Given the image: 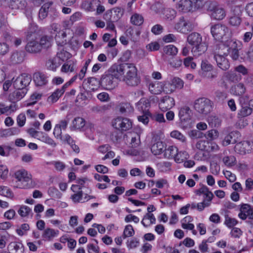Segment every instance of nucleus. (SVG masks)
I'll return each instance as SVG.
<instances>
[{
  "label": "nucleus",
  "instance_id": "nucleus-1",
  "mask_svg": "<svg viewBox=\"0 0 253 253\" xmlns=\"http://www.w3.org/2000/svg\"><path fill=\"white\" fill-rule=\"evenodd\" d=\"M187 41L192 46L191 51L195 56H199L207 50L206 43L202 42V36L198 33L194 32L189 35Z\"/></svg>",
  "mask_w": 253,
  "mask_h": 253
},
{
  "label": "nucleus",
  "instance_id": "nucleus-2",
  "mask_svg": "<svg viewBox=\"0 0 253 253\" xmlns=\"http://www.w3.org/2000/svg\"><path fill=\"white\" fill-rule=\"evenodd\" d=\"M124 76L123 81L128 86H136L140 83V78L137 75V70L133 64H129Z\"/></svg>",
  "mask_w": 253,
  "mask_h": 253
},
{
  "label": "nucleus",
  "instance_id": "nucleus-3",
  "mask_svg": "<svg viewBox=\"0 0 253 253\" xmlns=\"http://www.w3.org/2000/svg\"><path fill=\"white\" fill-rule=\"evenodd\" d=\"M212 102L209 99L201 97L197 99L194 103V108L199 114L206 115L212 110Z\"/></svg>",
  "mask_w": 253,
  "mask_h": 253
},
{
  "label": "nucleus",
  "instance_id": "nucleus-4",
  "mask_svg": "<svg viewBox=\"0 0 253 253\" xmlns=\"http://www.w3.org/2000/svg\"><path fill=\"white\" fill-rule=\"evenodd\" d=\"M211 32L214 39L218 41L226 39L230 35L228 28L221 24H216L211 26Z\"/></svg>",
  "mask_w": 253,
  "mask_h": 253
},
{
  "label": "nucleus",
  "instance_id": "nucleus-5",
  "mask_svg": "<svg viewBox=\"0 0 253 253\" xmlns=\"http://www.w3.org/2000/svg\"><path fill=\"white\" fill-rule=\"evenodd\" d=\"M208 9L211 11V16L215 20H222L226 15L224 9L218 5L215 1H209L208 2Z\"/></svg>",
  "mask_w": 253,
  "mask_h": 253
},
{
  "label": "nucleus",
  "instance_id": "nucleus-6",
  "mask_svg": "<svg viewBox=\"0 0 253 253\" xmlns=\"http://www.w3.org/2000/svg\"><path fill=\"white\" fill-rule=\"evenodd\" d=\"M118 84V80L107 70L101 76L100 84L106 89H112L115 88Z\"/></svg>",
  "mask_w": 253,
  "mask_h": 253
},
{
  "label": "nucleus",
  "instance_id": "nucleus-7",
  "mask_svg": "<svg viewBox=\"0 0 253 253\" xmlns=\"http://www.w3.org/2000/svg\"><path fill=\"white\" fill-rule=\"evenodd\" d=\"M15 177L19 182L17 187L20 188H27L29 187L28 182L31 180L32 175L25 170H20L15 172Z\"/></svg>",
  "mask_w": 253,
  "mask_h": 253
},
{
  "label": "nucleus",
  "instance_id": "nucleus-8",
  "mask_svg": "<svg viewBox=\"0 0 253 253\" xmlns=\"http://www.w3.org/2000/svg\"><path fill=\"white\" fill-rule=\"evenodd\" d=\"M129 64H114L108 70L117 79L120 80L124 75Z\"/></svg>",
  "mask_w": 253,
  "mask_h": 253
},
{
  "label": "nucleus",
  "instance_id": "nucleus-9",
  "mask_svg": "<svg viewBox=\"0 0 253 253\" xmlns=\"http://www.w3.org/2000/svg\"><path fill=\"white\" fill-rule=\"evenodd\" d=\"M113 126L117 129L126 131L132 127V122L127 118L118 117L114 120Z\"/></svg>",
  "mask_w": 253,
  "mask_h": 253
},
{
  "label": "nucleus",
  "instance_id": "nucleus-10",
  "mask_svg": "<svg viewBox=\"0 0 253 253\" xmlns=\"http://www.w3.org/2000/svg\"><path fill=\"white\" fill-rule=\"evenodd\" d=\"M31 81V78L29 75L23 74L13 81V86L17 90L24 89L30 84Z\"/></svg>",
  "mask_w": 253,
  "mask_h": 253
},
{
  "label": "nucleus",
  "instance_id": "nucleus-11",
  "mask_svg": "<svg viewBox=\"0 0 253 253\" xmlns=\"http://www.w3.org/2000/svg\"><path fill=\"white\" fill-rule=\"evenodd\" d=\"M174 29L179 32L186 34L193 29V25L189 21L185 19L183 17H181L175 23Z\"/></svg>",
  "mask_w": 253,
  "mask_h": 253
},
{
  "label": "nucleus",
  "instance_id": "nucleus-12",
  "mask_svg": "<svg viewBox=\"0 0 253 253\" xmlns=\"http://www.w3.org/2000/svg\"><path fill=\"white\" fill-rule=\"evenodd\" d=\"M239 206L238 217L240 219L246 220L248 217L250 219H253V208L250 205L242 204Z\"/></svg>",
  "mask_w": 253,
  "mask_h": 253
},
{
  "label": "nucleus",
  "instance_id": "nucleus-13",
  "mask_svg": "<svg viewBox=\"0 0 253 253\" xmlns=\"http://www.w3.org/2000/svg\"><path fill=\"white\" fill-rule=\"evenodd\" d=\"M228 46V54L233 60H237L239 58L238 42L232 39L227 40Z\"/></svg>",
  "mask_w": 253,
  "mask_h": 253
},
{
  "label": "nucleus",
  "instance_id": "nucleus-14",
  "mask_svg": "<svg viewBox=\"0 0 253 253\" xmlns=\"http://www.w3.org/2000/svg\"><path fill=\"white\" fill-rule=\"evenodd\" d=\"M180 120L183 126H187L191 120V110L188 106L181 107L179 111Z\"/></svg>",
  "mask_w": 253,
  "mask_h": 253
},
{
  "label": "nucleus",
  "instance_id": "nucleus-15",
  "mask_svg": "<svg viewBox=\"0 0 253 253\" xmlns=\"http://www.w3.org/2000/svg\"><path fill=\"white\" fill-rule=\"evenodd\" d=\"M159 107L163 111L169 110L175 105V101L173 98L166 95L162 97L159 104Z\"/></svg>",
  "mask_w": 253,
  "mask_h": 253
},
{
  "label": "nucleus",
  "instance_id": "nucleus-16",
  "mask_svg": "<svg viewBox=\"0 0 253 253\" xmlns=\"http://www.w3.org/2000/svg\"><path fill=\"white\" fill-rule=\"evenodd\" d=\"M241 134L238 131H233L226 135L222 141L223 146L236 143L240 139Z\"/></svg>",
  "mask_w": 253,
  "mask_h": 253
},
{
  "label": "nucleus",
  "instance_id": "nucleus-17",
  "mask_svg": "<svg viewBox=\"0 0 253 253\" xmlns=\"http://www.w3.org/2000/svg\"><path fill=\"white\" fill-rule=\"evenodd\" d=\"M251 149L252 148L250 142L247 141L238 143L234 147L235 152L241 155L249 153Z\"/></svg>",
  "mask_w": 253,
  "mask_h": 253
},
{
  "label": "nucleus",
  "instance_id": "nucleus-18",
  "mask_svg": "<svg viewBox=\"0 0 253 253\" xmlns=\"http://www.w3.org/2000/svg\"><path fill=\"white\" fill-rule=\"evenodd\" d=\"M25 50L27 52L32 54L40 53L42 51L39 42L34 40L29 41L25 46Z\"/></svg>",
  "mask_w": 253,
  "mask_h": 253
},
{
  "label": "nucleus",
  "instance_id": "nucleus-19",
  "mask_svg": "<svg viewBox=\"0 0 253 253\" xmlns=\"http://www.w3.org/2000/svg\"><path fill=\"white\" fill-rule=\"evenodd\" d=\"M13 9H23L25 7V0H1Z\"/></svg>",
  "mask_w": 253,
  "mask_h": 253
},
{
  "label": "nucleus",
  "instance_id": "nucleus-20",
  "mask_svg": "<svg viewBox=\"0 0 253 253\" xmlns=\"http://www.w3.org/2000/svg\"><path fill=\"white\" fill-rule=\"evenodd\" d=\"M227 40L224 43H220L216 45L214 49V55L227 56L228 55Z\"/></svg>",
  "mask_w": 253,
  "mask_h": 253
},
{
  "label": "nucleus",
  "instance_id": "nucleus-21",
  "mask_svg": "<svg viewBox=\"0 0 253 253\" xmlns=\"http://www.w3.org/2000/svg\"><path fill=\"white\" fill-rule=\"evenodd\" d=\"M214 58L216 62L217 66L222 70L225 71L229 68V61L225 56L214 55Z\"/></svg>",
  "mask_w": 253,
  "mask_h": 253
},
{
  "label": "nucleus",
  "instance_id": "nucleus-22",
  "mask_svg": "<svg viewBox=\"0 0 253 253\" xmlns=\"http://www.w3.org/2000/svg\"><path fill=\"white\" fill-rule=\"evenodd\" d=\"M24 57L25 54L23 51H15L12 53L9 61L13 64H19L24 61Z\"/></svg>",
  "mask_w": 253,
  "mask_h": 253
},
{
  "label": "nucleus",
  "instance_id": "nucleus-23",
  "mask_svg": "<svg viewBox=\"0 0 253 253\" xmlns=\"http://www.w3.org/2000/svg\"><path fill=\"white\" fill-rule=\"evenodd\" d=\"M193 4L191 0H181L177 4V7L179 11L187 12L192 10Z\"/></svg>",
  "mask_w": 253,
  "mask_h": 253
},
{
  "label": "nucleus",
  "instance_id": "nucleus-24",
  "mask_svg": "<svg viewBox=\"0 0 253 253\" xmlns=\"http://www.w3.org/2000/svg\"><path fill=\"white\" fill-rule=\"evenodd\" d=\"M150 106V103L148 99L145 98L141 99L137 103V107L138 109L142 111V113L146 114H150L149 109Z\"/></svg>",
  "mask_w": 253,
  "mask_h": 253
},
{
  "label": "nucleus",
  "instance_id": "nucleus-25",
  "mask_svg": "<svg viewBox=\"0 0 253 253\" xmlns=\"http://www.w3.org/2000/svg\"><path fill=\"white\" fill-rule=\"evenodd\" d=\"M163 85L162 82L158 81L152 82L149 84V89L152 93L158 94L163 90Z\"/></svg>",
  "mask_w": 253,
  "mask_h": 253
},
{
  "label": "nucleus",
  "instance_id": "nucleus-26",
  "mask_svg": "<svg viewBox=\"0 0 253 253\" xmlns=\"http://www.w3.org/2000/svg\"><path fill=\"white\" fill-rule=\"evenodd\" d=\"M37 139L53 147L56 146V143L54 141L49 137L46 133L42 131L39 132L37 136Z\"/></svg>",
  "mask_w": 253,
  "mask_h": 253
},
{
  "label": "nucleus",
  "instance_id": "nucleus-27",
  "mask_svg": "<svg viewBox=\"0 0 253 253\" xmlns=\"http://www.w3.org/2000/svg\"><path fill=\"white\" fill-rule=\"evenodd\" d=\"M33 80L37 86L44 85L47 82L45 75L41 72L35 73L33 75Z\"/></svg>",
  "mask_w": 253,
  "mask_h": 253
},
{
  "label": "nucleus",
  "instance_id": "nucleus-28",
  "mask_svg": "<svg viewBox=\"0 0 253 253\" xmlns=\"http://www.w3.org/2000/svg\"><path fill=\"white\" fill-rule=\"evenodd\" d=\"M165 149V145L162 141H157L153 144L151 150L152 153L155 155L161 154Z\"/></svg>",
  "mask_w": 253,
  "mask_h": 253
},
{
  "label": "nucleus",
  "instance_id": "nucleus-29",
  "mask_svg": "<svg viewBox=\"0 0 253 253\" xmlns=\"http://www.w3.org/2000/svg\"><path fill=\"white\" fill-rule=\"evenodd\" d=\"M61 64L59 58L54 57L52 59H48L46 62V68L51 71H55Z\"/></svg>",
  "mask_w": 253,
  "mask_h": 253
},
{
  "label": "nucleus",
  "instance_id": "nucleus-30",
  "mask_svg": "<svg viewBox=\"0 0 253 253\" xmlns=\"http://www.w3.org/2000/svg\"><path fill=\"white\" fill-rule=\"evenodd\" d=\"M163 51L164 54L169 58L174 57L178 53L177 48L172 44L165 46L163 48Z\"/></svg>",
  "mask_w": 253,
  "mask_h": 253
},
{
  "label": "nucleus",
  "instance_id": "nucleus-31",
  "mask_svg": "<svg viewBox=\"0 0 253 253\" xmlns=\"http://www.w3.org/2000/svg\"><path fill=\"white\" fill-rule=\"evenodd\" d=\"M53 2L49 1L45 3L40 8L39 13V17L41 19H43L45 18L48 14L49 10L51 8V6L52 5Z\"/></svg>",
  "mask_w": 253,
  "mask_h": 253
},
{
  "label": "nucleus",
  "instance_id": "nucleus-32",
  "mask_svg": "<svg viewBox=\"0 0 253 253\" xmlns=\"http://www.w3.org/2000/svg\"><path fill=\"white\" fill-rule=\"evenodd\" d=\"M8 248L12 253H22L24 251L23 245L19 242L10 243L8 246Z\"/></svg>",
  "mask_w": 253,
  "mask_h": 253
},
{
  "label": "nucleus",
  "instance_id": "nucleus-33",
  "mask_svg": "<svg viewBox=\"0 0 253 253\" xmlns=\"http://www.w3.org/2000/svg\"><path fill=\"white\" fill-rule=\"evenodd\" d=\"M59 233V231L54 230L51 228L45 229L43 233L42 237L46 240L50 241L54 237H56Z\"/></svg>",
  "mask_w": 253,
  "mask_h": 253
},
{
  "label": "nucleus",
  "instance_id": "nucleus-34",
  "mask_svg": "<svg viewBox=\"0 0 253 253\" xmlns=\"http://www.w3.org/2000/svg\"><path fill=\"white\" fill-rule=\"evenodd\" d=\"M52 38L50 37L47 36H42L40 41L39 44L41 46V49L42 48L47 49L51 46Z\"/></svg>",
  "mask_w": 253,
  "mask_h": 253
},
{
  "label": "nucleus",
  "instance_id": "nucleus-35",
  "mask_svg": "<svg viewBox=\"0 0 253 253\" xmlns=\"http://www.w3.org/2000/svg\"><path fill=\"white\" fill-rule=\"evenodd\" d=\"M156 218L153 213H147L143 217L141 223L145 227L155 223Z\"/></svg>",
  "mask_w": 253,
  "mask_h": 253
},
{
  "label": "nucleus",
  "instance_id": "nucleus-36",
  "mask_svg": "<svg viewBox=\"0 0 253 253\" xmlns=\"http://www.w3.org/2000/svg\"><path fill=\"white\" fill-rule=\"evenodd\" d=\"M85 126V120L81 117L75 118L72 121V126L71 129H80Z\"/></svg>",
  "mask_w": 253,
  "mask_h": 253
},
{
  "label": "nucleus",
  "instance_id": "nucleus-37",
  "mask_svg": "<svg viewBox=\"0 0 253 253\" xmlns=\"http://www.w3.org/2000/svg\"><path fill=\"white\" fill-rule=\"evenodd\" d=\"M178 152L177 148L173 146H169L168 148L165 149L164 156L168 159L174 158Z\"/></svg>",
  "mask_w": 253,
  "mask_h": 253
},
{
  "label": "nucleus",
  "instance_id": "nucleus-38",
  "mask_svg": "<svg viewBox=\"0 0 253 253\" xmlns=\"http://www.w3.org/2000/svg\"><path fill=\"white\" fill-rule=\"evenodd\" d=\"M231 92L236 95H241L246 91V87L245 85L239 83L231 88Z\"/></svg>",
  "mask_w": 253,
  "mask_h": 253
},
{
  "label": "nucleus",
  "instance_id": "nucleus-39",
  "mask_svg": "<svg viewBox=\"0 0 253 253\" xmlns=\"http://www.w3.org/2000/svg\"><path fill=\"white\" fill-rule=\"evenodd\" d=\"M164 17L168 21H171L175 18L176 15V12L173 9L167 8L164 11Z\"/></svg>",
  "mask_w": 253,
  "mask_h": 253
},
{
  "label": "nucleus",
  "instance_id": "nucleus-40",
  "mask_svg": "<svg viewBox=\"0 0 253 253\" xmlns=\"http://www.w3.org/2000/svg\"><path fill=\"white\" fill-rule=\"evenodd\" d=\"M168 61L170 66L175 69L179 68L182 63V60L180 58H169Z\"/></svg>",
  "mask_w": 253,
  "mask_h": 253
},
{
  "label": "nucleus",
  "instance_id": "nucleus-41",
  "mask_svg": "<svg viewBox=\"0 0 253 253\" xmlns=\"http://www.w3.org/2000/svg\"><path fill=\"white\" fill-rule=\"evenodd\" d=\"M131 23L137 26L141 25L144 21L143 17L141 15L135 13L132 15L130 18Z\"/></svg>",
  "mask_w": 253,
  "mask_h": 253
},
{
  "label": "nucleus",
  "instance_id": "nucleus-42",
  "mask_svg": "<svg viewBox=\"0 0 253 253\" xmlns=\"http://www.w3.org/2000/svg\"><path fill=\"white\" fill-rule=\"evenodd\" d=\"M0 194L10 199L14 198L13 193L7 186H0Z\"/></svg>",
  "mask_w": 253,
  "mask_h": 253
},
{
  "label": "nucleus",
  "instance_id": "nucleus-43",
  "mask_svg": "<svg viewBox=\"0 0 253 253\" xmlns=\"http://www.w3.org/2000/svg\"><path fill=\"white\" fill-rule=\"evenodd\" d=\"M222 161L227 167H232L236 164V158L233 156H225L223 158Z\"/></svg>",
  "mask_w": 253,
  "mask_h": 253
},
{
  "label": "nucleus",
  "instance_id": "nucleus-44",
  "mask_svg": "<svg viewBox=\"0 0 253 253\" xmlns=\"http://www.w3.org/2000/svg\"><path fill=\"white\" fill-rule=\"evenodd\" d=\"M119 110L121 113H124L126 112H130L132 110V107L130 103L127 102H122L119 105Z\"/></svg>",
  "mask_w": 253,
  "mask_h": 253
},
{
  "label": "nucleus",
  "instance_id": "nucleus-45",
  "mask_svg": "<svg viewBox=\"0 0 253 253\" xmlns=\"http://www.w3.org/2000/svg\"><path fill=\"white\" fill-rule=\"evenodd\" d=\"M18 213L22 217H26L32 213L31 209L26 206H22L18 211Z\"/></svg>",
  "mask_w": 253,
  "mask_h": 253
},
{
  "label": "nucleus",
  "instance_id": "nucleus-46",
  "mask_svg": "<svg viewBox=\"0 0 253 253\" xmlns=\"http://www.w3.org/2000/svg\"><path fill=\"white\" fill-rule=\"evenodd\" d=\"M134 234V230L131 225H127L126 226L124 233L123 234V237L124 239L126 237H131Z\"/></svg>",
  "mask_w": 253,
  "mask_h": 253
},
{
  "label": "nucleus",
  "instance_id": "nucleus-47",
  "mask_svg": "<svg viewBox=\"0 0 253 253\" xmlns=\"http://www.w3.org/2000/svg\"><path fill=\"white\" fill-rule=\"evenodd\" d=\"M252 113V109L248 106H242V108L240 110L239 115L242 118H245Z\"/></svg>",
  "mask_w": 253,
  "mask_h": 253
},
{
  "label": "nucleus",
  "instance_id": "nucleus-48",
  "mask_svg": "<svg viewBox=\"0 0 253 253\" xmlns=\"http://www.w3.org/2000/svg\"><path fill=\"white\" fill-rule=\"evenodd\" d=\"M225 224L229 228H231L238 223V221L234 218H231L228 214L225 215Z\"/></svg>",
  "mask_w": 253,
  "mask_h": 253
},
{
  "label": "nucleus",
  "instance_id": "nucleus-49",
  "mask_svg": "<svg viewBox=\"0 0 253 253\" xmlns=\"http://www.w3.org/2000/svg\"><path fill=\"white\" fill-rule=\"evenodd\" d=\"M193 57H187L184 59L183 64L186 67H190L192 69H195L196 67V64L193 61Z\"/></svg>",
  "mask_w": 253,
  "mask_h": 253
},
{
  "label": "nucleus",
  "instance_id": "nucleus-50",
  "mask_svg": "<svg viewBox=\"0 0 253 253\" xmlns=\"http://www.w3.org/2000/svg\"><path fill=\"white\" fill-rule=\"evenodd\" d=\"M63 94V89H57L48 97V99L53 102H55Z\"/></svg>",
  "mask_w": 253,
  "mask_h": 253
},
{
  "label": "nucleus",
  "instance_id": "nucleus-51",
  "mask_svg": "<svg viewBox=\"0 0 253 253\" xmlns=\"http://www.w3.org/2000/svg\"><path fill=\"white\" fill-rule=\"evenodd\" d=\"M201 66L202 70L206 72H211L213 69L212 65L207 60L202 61Z\"/></svg>",
  "mask_w": 253,
  "mask_h": 253
},
{
  "label": "nucleus",
  "instance_id": "nucleus-52",
  "mask_svg": "<svg viewBox=\"0 0 253 253\" xmlns=\"http://www.w3.org/2000/svg\"><path fill=\"white\" fill-rule=\"evenodd\" d=\"M13 130H16L15 127H12L8 129H0V137H6L8 136L13 135L14 133Z\"/></svg>",
  "mask_w": 253,
  "mask_h": 253
},
{
  "label": "nucleus",
  "instance_id": "nucleus-53",
  "mask_svg": "<svg viewBox=\"0 0 253 253\" xmlns=\"http://www.w3.org/2000/svg\"><path fill=\"white\" fill-rule=\"evenodd\" d=\"M248 125L247 119L244 118H241L236 123L235 127L238 129H242Z\"/></svg>",
  "mask_w": 253,
  "mask_h": 253
},
{
  "label": "nucleus",
  "instance_id": "nucleus-54",
  "mask_svg": "<svg viewBox=\"0 0 253 253\" xmlns=\"http://www.w3.org/2000/svg\"><path fill=\"white\" fill-rule=\"evenodd\" d=\"M61 71L64 72H67L68 71L73 72L74 71V63L69 61L67 63L64 64L61 68Z\"/></svg>",
  "mask_w": 253,
  "mask_h": 253
},
{
  "label": "nucleus",
  "instance_id": "nucleus-55",
  "mask_svg": "<svg viewBox=\"0 0 253 253\" xmlns=\"http://www.w3.org/2000/svg\"><path fill=\"white\" fill-rule=\"evenodd\" d=\"M172 84L174 85L175 88L181 89L183 87L184 82L179 78L175 77L171 81Z\"/></svg>",
  "mask_w": 253,
  "mask_h": 253
},
{
  "label": "nucleus",
  "instance_id": "nucleus-56",
  "mask_svg": "<svg viewBox=\"0 0 253 253\" xmlns=\"http://www.w3.org/2000/svg\"><path fill=\"white\" fill-rule=\"evenodd\" d=\"M170 136L182 142H184L186 140L185 137L177 130H173L170 133Z\"/></svg>",
  "mask_w": 253,
  "mask_h": 253
},
{
  "label": "nucleus",
  "instance_id": "nucleus-57",
  "mask_svg": "<svg viewBox=\"0 0 253 253\" xmlns=\"http://www.w3.org/2000/svg\"><path fill=\"white\" fill-rule=\"evenodd\" d=\"M246 56H241V58L244 60H249L250 61H253V44L250 47L249 50L248 52H246Z\"/></svg>",
  "mask_w": 253,
  "mask_h": 253
},
{
  "label": "nucleus",
  "instance_id": "nucleus-58",
  "mask_svg": "<svg viewBox=\"0 0 253 253\" xmlns=\"http://www.w3.org/2000/svg\"><path fill=\"white\" fill-rule=\"evenodd\" d=\"M241 22V19L238 16H231L229 21V24L234 26H238L240 25Z\"/></svg>",
  "mask_w": 253,
  "mask_h": 253
},
{
  "label": "nucleus",
  "instance_id": "nucleus-59",
  "mask_svg": "<svg viewBox=\"0 0 253 253\" xmlns=\"http://www.w3.org/2000/svg\"><path fill=\"white\" fill-rule=\"evenodd\" d=\"M83 195V191L80 190L77 192L76 193L72 195L71 197V198L74 203H79L82 199Z\"/></svg>",
  "mask_w": 253,
  "mask_h": 253
},
{
  "label": "nucleus",
  "instance_id": "nucleus-60",
  "mask_svg": "<svg viewBox=\"0 0 253 253\" xmlns=\"http://www.w3.org/2000/svg\"><path fill=\"white\" fill-rule=\"evenodd\" d=\"M160 45L158 42H152L146 46V48L150 51H157L160 49Z\"/></svg>",
  "mask_w": 253,
  "mask_h": 253
},
{
  "label": "nucleus",
  "instance_id": "nucleus-61",
  "mask_svg": "<svg viewBox=\"0 0 253 253\" xmlns=\"http://www.w3.org/2000/svg\"><path fill=\"white\" fill-rule=\"evenodd\" d=\"M41 94L35 93L33 94L30 97V100L32 101L31 102L28 103L27 104V106H31L34 105L35 103L37 102V101L40 100L41 98Z\"/></svg>",
  "mask_w": 253,
  "mask_h": 253
},
{
  "label": "nucleus",
  "instance_id": "nucleus-62",
  "mask_svg": "<svg viewBox=\"0 0 253 253\" xmlns=\"http://www.w3.org/2000/svg\"><path fill=\"white\" fill-rule=\"evenodd\" d=\"M30 229L29 224L27 223H24L21 225L19 229L16 230L17 234L20 236H22L25 234V232Z\"/></svg>",
  "mask_w": 253,
  "mask_h": 253
},
{
  "label": "nucleus",
  "instance_id": "nucleus-63",
  "mask_svg": "<svg viewBox=\"0 0 253 253\" xmlns=\"http://www.w3.org/2000/svg\"><path fill=\"white\" fill-rule=\"evenodd\" d=\"M208 144V140H199L196 144V147L201 151H205L206 145Z\"/></svg>",
  "mask_w": 253,
  "mask_h": 253
},
{
  "label": "nucleus",
  "instance_id": "nucleus-64",
  "mask_svg": "<svg viewBox=\"0 0 253 253\" xmlns=\"http://www.w3.org/2000/svg\"><path fill=\"white\" fill-rule=\"evenodd\" d=\"M0 176L2 179H5L7 177L8 170L6 166L0 165Z\"/></svg>",
  "mask_w": 253,
  "mask_h": 253
}]
</instances>
